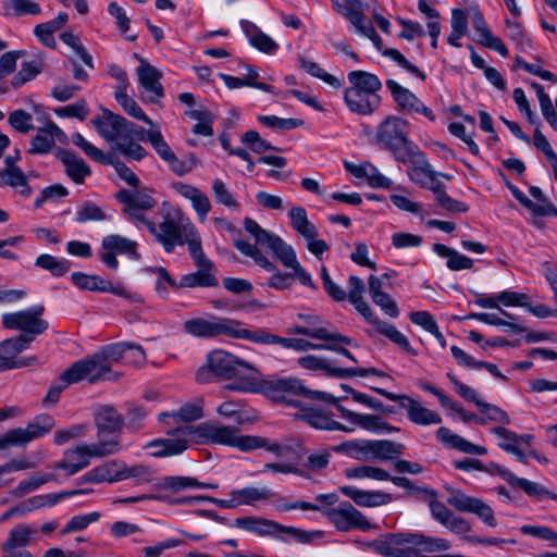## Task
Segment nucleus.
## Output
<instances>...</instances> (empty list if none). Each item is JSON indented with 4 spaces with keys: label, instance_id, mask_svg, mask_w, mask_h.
I'll return each instance as SVG.
<instances>
[{
    "label": "nucleus",
    "instance_id": "nucleus-9",
    "mask_svg": "<svg viewBox=\"0 0 557 557\" xmlns=\"http://www.w3.org/2000/svg\"><path fill=\"white\" fill-rule=\"evenodd\" d=\"M44 311V306L39 305L26 310L4 313L2 315V324L8 330H18L23 332L20 335L32 336L33 343L36 336L45 333L49 327L48 321L41 319Z\"/></svg>",
    "mask_w": 557,
    "mask_h": 557
},
{
    "label": "nucleus",
    "instance_id": "nucleus-42",
    "mask_svg": "<svg viewBox=\"0 0 557 557\" xmlns=\"http://www.w3.org/2000/svg\"><path fill=\"white\" fill-rule=\"evenodd\" d=\"M409 420L419 425L440 424L442 422L441 416L423 407L418 400L411 398L406 407Z\"/></svg>",
    "mask_w": 557,
    "mask_h": 557
},
{
    "label": "nucleus",
    "instance_id": "nucleus-41",
    "mask_svg": "<svg viewBox=\"0 0 557 557\" xmlns=\"http://www.w3.org/2000/svg\"><path fill=\"white\" fill-rule=\"evenodd\" d=\"M433 250L442 258L447 259V268L451 271L470 270L473 268V260L465 255L459 253L457 250L444 245L434 244Z\"/></svg>",
    "mask_w": 557,
    "mask_h": 557
},
{
    "label": "nucleus",
    "instance_id": "nucleus-2",
    "mask_svg": "<svg viewBox=\"0 0 557 557\" xmlns=\"http://www.w3.org/2000/svg\"><path fill=\"white\" fill-rule=\"evenodd\" d=\"M258 374L259 372L252 363L225 350L216 349L208 354L206 364L200 367L196 373V380L199 383H209L220 379H235L233 383L225 385V389L263 394L259 388L268 380L257 383Z\"/></svg>",
    "mask_w": 557,
    "mask_h": 557
},
{
    "label": "nucleus",
    "instance_id": "nucleus-39",
    "mask_svg": "<svg viewBox=\"0 0 557 557\" xmlns=\"http://www.w3.org/2000/svg\"><path fill=\"white\" fill-rule=\"evenodd\" d=\"M183 245L187 244L188 251L196 265H210V259L205 255L201 238L193 223H186Z\"/></svg>",
    "mask_w": 557,
    "mask_h": 557
},
{
    "label": "nucleus",
    "instance_id": "nucleus-43",
    "mask_svg": "<svg viewBox=\"0 0 557 557\" xmlns=\"http://www.w3.org/2000/svg\"><path fill=\"white\" fill-rule=\"evenodd\" d=\"M368 322L373 324L375 326V330L380 334L389 338L393 343L397 344L408 354L412 356H416L418 354L417 350L413 349L412 346L410 345L408 338L403 333H400L394 325L389 324L388 322L376 319L374 318V315H372V320Z\"/></svg>",
    "mask_w": 557,
    "mask_h": 557
},
{
    "label": "nucleus",
    "instance_id": "nucleus-30",
    "mask_svg": "<svg viewBox=\"0 0 557 557\" xmlns=\"http://www.w3.org/2000/svg\"><path fill=\"white\" fill-rule=\"evenodd\" d=\"M173 188L178 195L191 202L193 208L201 220L206 219L211 210V202L206 193L193 185L185 184L183 182L174 183Z\"/></svg>",
    "mask_w": 557,
    "mask_h": 557
},
{
    "label": "nucleus",
    "instance_id": "nucleus-1",
    "mask_svg": "<svg viewBox=\"0 0 557 557\" xmlns=\"http://www.w3.org/2000/svg\"><path fill=\"white\" fill-rule=\"evenodd\" d=\"M264 396L277 401L285 403L292 407H300V401L292 396H302L309 400H318L332 404L336 407L342 418L351 423L350 428L359 426L371 432H398L400 429L385 422L380 416L361 414L354 412L338 404V399L331 394L307 388L297 377H277L267 381L259 388Z\"/></svg>",
    "mask_w": 557,
    "mask_h": 557
},
{
    "label": "nucleus",
    "instance_id": "nucleus-25",
    "mask_svg": "<svg viewBox=\"0 0 557 557\" xmlns=\"http://www.w3.org/2000/svg\"><path fill=\"white\" fill-rule=\"evenodd\" d=\"M89 455L83 449L82 445L69 448L64 451L63 458L55 462L51 468L54 470H64L66 476H72L90 465Z\"/></svg>",
    "mask_w": 557,
    "mask_h": 557
},
{
    "label": "nucleus",
    "instance_id": "nucleus-46",
    "mask_svg": "<svg viewBox=\"0 0 557 557\" xmlns=\"http://www.w3.org/2000/svg\"><path fill=\"white\" fill-rule=\"evenodd\" d=\"M45 125L37 128L36 134L32 137L27 153L33 156H44L50 153L54 148V138H52L47 121Z\"/></svg>",
    "mask_w": 557,
    "mask_h": 557
},
{
    "label": "nucleus",
    "instance_id": "nucleus-61",
    "mask_svg": "<svg viewBox=\"0 0 557 557\" xmlns=\"http://www.w3.org/2000/svg\"><path fill=\"white\" fill-rule=\"evenodd\" d=\"M114 98L128 115L148 125H152V121L146 115L138 103L132 97H128L127 91L114 92Z\"/></svg>",
    "mask_w": 557,
    "mask_h": 557
},
{
    "label": "nucleus",
    "instance_id": "nucleus-6",
    "mask_svg": "<svg viewBox=\"0 0 557 557\" xmlns=\"http://www.w3.org/2000/svg\"><path fill=\"white\" fill-rule=\"evenodd\" d=\"M128 343H115L104 346L99 352L73 363V371L84 374L89 383L100 380L115 381L116 373L111 371V362H119L128 359Z\"/></svg>",
    "mask_w": 557,
    "mask_h": 557
},
{
    "label": "nucleus",
    "instance_id": "nucleus-14",
    "mask_svg": "<svg viewBox=\"0 0 557 557\" xmlns=\"http://www.w3.org/2000/svg\"><path fill=\"white\" fill-rule=\"evenodd\" d=\"M386 87L389 89L393 100L396 103V110L406 114H421L430 121L435 120L433 111L426 107L411 90L401 86L394 79L386 81Z\"/></svg>",
    "mask_w": 557,
    "mask_h": 557
},
{
    "label": "nucleus",
    "instance_id": "nucleus-29",
    "mask_svg": "<svg viewBox=\"0 0 557 557\" xmlns=\"http://www.w3.org/2000/svg\"><path fill=\"white\" fill-rule=\"evenodd\" d=\"M472 24L475 32L479 34V44L497 51L500 55L507 57L508 49L499 37L493 35L490 30L482 12L478 9H473Z\"/></svg>",
    "mask_w": 557,
    "mask_h": 557
},
{
    "label": "nucleus",
    "instance_id": "nucleus-34",
    "mask_svg": "<svg viewBox=\"0 0 557 557\" xmlns=\"http://www.w3.org/2000/svg\"><path fill=\"white\" fill-rule=\"evenodd\" d=\"M95 423L97 431H99L101 434L109 432L111 434L121 435L124 419L114 407L104 405L96 411Z\"/></svg>",
    "mask_w": 557,
    "mask_h": 557
},
{
    "label": "nucleus",
    "instance_id": "nucleus-56",
    "mask_svg": "<svg viewBox=\"0 0 557 557\" xmlns=\"http://www.w3.org/2000/svg\"><path fill=\"white\" fill-rule=\"evenodd\" d=\"M57 481V476L53 473H34L27 480L21 481L11 492V494L21 498L24 495L39 488L41 485Z\"/></svg>",
    "mask_w": 557,
    "mask_h": 557
},
{
    "label": "nucleus",
    "instance_id": "nucleus-63",
    "mask_svg": "<svg viewBox=\"0 0 557 557\" xmlns=\"http://www.w3.org/2000/svg\"><path fill=\"white\" fill-rule=\"evenodd\" d=\"M8 123L14 131L21 134H28L35 128L33 115L22 109L12 111L8 116Z\"/></svg>",
    "mask_w": 557,
    "mask_h": 557
},
{
    "label": "nucleus",
    "instance_id": "nucleus-45",
    "mask_svg": "<svg viewBox=\"0 0 557 557\" xmlns=\"http://www.w3.org/2000/svg\"><path fill=\"white\" fill-rule=\"evenodd\" d=\"M101 248L110 249L115 253H125L135 260H138L140 257L137 252V243L121 235L113 234L103 237Z\"/></svg>",
    "mask_w": 557,
    "mask_h": 557
},
{
    "label": "nucleus",
    "instance_id": "nucleus-35",
    "mask_svg": "<svg viewBox=\"0 0 557 557\" xmlns=\"http://www.w3.org/2000/svg\"><path fill=\"white\" fill-rule=\"evenodd\" d=\"M335 453L344 454L360 461H373L372 440L345 441L332 447Z\"/></svg>",
    "mask_w": 557,
    "mask_h": 557
},
{
    "label": "nucleus",
    "instance_id": "nucleus-15",
    "mask_svg": "<svg viewBox=\"0 0 557 557\" xmlns=\"http://www.w3.org/2000/svg\"><path fill=\"white\" fill-rule=\"evenodd\" d=\"M325 515L339 531L347 532L351 529L368 531L372 528L367 517L349 502H343L338 507L326 509Z\"/></svg>",
    "mask_w": 557,
    "mask_h": 557
},
{
    "label": "nucleus",
    "instance_id": "nucleus-51",
    "mask_svg": "<svg viewBox=\"0 0 557 557\" xmlns=\"http://www.w3.org/2000/svg\"><path fill=\"white\" fill-rule=\"evenodd\" d=\"M231 495H236L238 506L253 505L260 500H269L275 496V493L268 487L247 486L240 490H233Z\"/></svg>",
    "mask_w": 557,
    "mask_h": 557
},
{
    "label": "nucleus",
    "instance_id": "nucleus-10",
    "mask_svg": "<svg viewBox=\"0 0 557 557\" xmlns=\"http://www.w3.org/2000/svg\"><path fill=\"white\" fill-rule=\"evenodd\" d=\"M258 245L259 244L257 243L252 245L242 239H236L234 242L236 249L239 250L244 256L251 258L257 265L272 273L268 280L269 287L276 290H284L289 288L292 286L294 275L292 273L281 272L275 263L269 260V258L258 248Z\"/></svg>",
    "mask_w": 557,
    "mask_h": 557
},
{
    "label": "nucleus",
    "instance_id": "nucleus-52",
    "mask_svg": "<svg viewBox=\"0 0 557 557\" xmlns=\"http://www.w3.org/2000/svg\"><path fill=\"white\" fill-rule=\"evenodd\" d=\"M348 81L350 83V87L366 90L368 92H374V95H379L377 92L382 89V82L380 78L370 72L351 71L348 74Z\"/></svg>",
    "mask_w": 557,
    "mask_h": 557
},
{
    "label": "nucleus",
    "instance_id": "nucleus-19",
    "mask_svg": "<svg viewBox=\"0 0 557 557\" xmlns=\"http://www.w3.org/2000/svg\"><path fill=\"white\" fill-rule=\"evenodd\" d=\"M348 109L357 114L370 115L381 106V96L354 87H348L344 94Z\"/></svg>",
    "mask_w": 557,
    "mask_h": 557
},
{
    "label": "nucleus",
    "instance_id": "nucleus-3",
    "mask_svg": "<svg viewBox=\"0 0 557 557\" xmlns=\"http://www.w3.org/2000/svg\"><path fill=\"white\" fill-rule=\"evenodd\" d=\"M177 432L188 435L198 444H218L238 448L242 451L253 450L260 445V440L251 435H242L239 429L233 425H223L215 421L202 422L196 426H180Z\"/></svg>",
    "mask_w": 557,
    "mask_h": 557
},
{
    "label": "nucleus",
    "instance_id": "nucleus-24",
    "mask_svg": "<svg viewBox=\"0 0 557 557\" xmlns=\"http://www.w3.org/2000/svg\"><path fill=\"white\" fill-rule=\"evenodd\" d=\"M136 71L139 84L146 91L152 94V96L149 97V101L152 103L158 102V100L164 96V89L160 83L162 74L145 60L140 61V65Z\"/></svg>",
    "mask_w": 557,
    "mask_h": 557
},
{
    "label": "nucleus",
    "instance_id": "nucleus-44",
    "mask_svg": "<svg viewBox=\"0 0 557 557\" xmlns=\"http://www.w3.org/2000/svg\"><path fill=\"white\" fill-rule=\"evenodd\" d=\"M406 446L389 440H372L373 461L392 460L404 454Z\"/></svg>",
    "mask_w": 557,
    "mask_h": 557
},
{
    "label": "nucleus",
    "instance_id": "nucleus-58",
    "mask_svg": "<svg viewBox=\"0 0 557 557\" xmlns=\"http://www.w3.org/2000/svg\"><path fill=\"white\" fill-rule=\"evenodd\" d=\"M467 319L478 320V321L488 324V325L506 326L513 332H527L528 331L527 326H523V325L515 322V320H516L515 318L505 320L494 313L472 312L467 317Z\"/></svg>",
    "mask_w": 557,
    "mask_h": 557
},
{
    "label": "nucleus",
    "instance_id": "nucleus-36",
    "mask_svg": "<svg viewBox=\"0 0 557 557\" xmlns=\"http://www.w3.org/2000/svg\"><path fill=\"white\" fill-rule=\"evenodd\" d=\"M0 186L12 187L21 196L28 198L33 194V188L28 184L27 175L21 168L3 169L0 171Z\"/></svg>",
    "mask_w": 557,
    "mask_h": 557
},
{
    "label": "nucleus",
    "instance_id": "nucleus-38",
    "mask_svg": "<svg viewBox=\"0 0 557 557\" xmlns=\"http://www.w3.org/2000/svg\"><path fill=\"white\" fill-rule=\"evenodd\" d=\"M300 409L306 411L305 419L306 421L313 428L320 430H329V431H343V432H354L355 428H348V425L342 424L335 420H332L324 413L315 409H309L304 406L300 401Z\"/></svg>",
    "mask_w": 557,
    "mask_h": 557
},
{
    "label": "nucleus",
    "instance_id": "nucleus-64",
    "mask_svg": "<svg viewBox=\"0 0 557 557\" xmlns=\"http://www.w3.org/2000/svg\"><path fill=\"white\" fill-rule=\"evenodd\" d=\"M40 72L41 65L39 62H23L21 70L13 76L11 85L13 86V88H20L25 83L35 78Z\"/></svg>",
    "mask_w": 557,
    "mask_h": 557
},
{
    "label": "nucleus",
    "instance_id": "nucleus-8",
    "mask_svg": "<svg viewBox=\"0 0 557 557\" xmlns=\"http://www.w3.org/2000/svg\"><path fill=\"white\" fill-rule=\"evenodd\" d=\"M55 421L47 413L38 414L26 428H16L0 436V450L11 446H25L27 443L42 437L54 428Z\"/></svg>",
    "mask_w": 557,
    "mask_h": 557
},
{
    "label": "nucleus",
    "instance_id": "nucleus-47",
    "mask_svg": "<svg viewBox=\"0 0 557 557\" xmlns=\"http://www.w3.org/2000/svg\"><path fill=\"white\" fill-rule=\"evenodd\" d=\"M83 375L84 374L74 372L72 364L60 375V383L54 384L49 388L46 397L44 398V404L48 405L58 403L60 395L64 388H66L71 384H75L83 380H86V376Z\"/></svg>",
    "mask_w": 557,
    "mask_h": 557
},
{
    "label": "nucleus",
    "instance_id": "nucleus-40",
    "mask_svg": "<svg viewBox=\"0 0 557 557\" xmlns=\"http://www.w3.org/2000/svg\"><path fill=\"white\" fill-rule=\"evenodd\" d=\"M242 26L251 46L264 53H273L277 50L278 45L255 24L244 21Z\"/></svg>",
    "mask_w": 557,
    "mask_h": 557
},
{
    "label": "nucleus",
    "instance_id": "nucleus-54",
    "mask_svg": "<svg viewBox=\"0 0 557 557\" xmlns=\"http://www.w3.org/2000/svg\"><path fill=\"white\" fill-rule=\"evenodd\" d=\"M411 546H416L426 553L444 552L450 548V542L443 537L410 533Z\"/></svg>",
    "mask_w": 557,
    "mask_h": 557
},
{
    "label": "nucleus",
    "instance_id": "nucleus-33",
    "mask_svg": "<svg viewBox=\"0 0 557 557\" xmlns=\"http://www.w3.org/2000/svg\"><path fill=\"white\" fill-rule=\"evenodd\" d=\"M341 13L347 18L362 35H374V27L371 23H366V15L363 14L362 0H344Z\"/></svg>",
    "mask_w": 557,
    "mask_h": 557
},
{
    "label": "nucleus",
    "instance_id": "nucleus-28",
    "mask_svg": "<svg viewBox=\"0 0 557 557\" xmlns=\"http://www.w3.org/2000/svg\"><path fill=\"white\" fill-rule=\"evenodd\" d=\"M120 469H121V460L114 459L102 465H99L84 475H82L78 480V484L83 483H115L120 482Z\"/></svg>",
    "mask_w": 557,
    "mask_h": 557
},
{
    "label": "nucleus",
    "instance_id": "nucleus-48",
    "mask_svg": "<svg viewBox=\"0 0 557 557\" xmlns=\"http://www.w3.org/2000/svg\"><path fill=\"white\" fill-rule=\"evenodd\" d=\"M36 529L28 524H17L10 531L8 539L2 544V549L5 552H12L16 548L28 545L32 536L36 534Z\"/></svg>",
    "mask_w": 557,
    "mask_h": 557
},
{
    "label": "nucleus",
    "instance_id": "nucleus-20",
    "mask_svg": "<svg viewBox=\"0 0 557 557\" xmlns=\"http://www.w3.org/2000/svg\"><path fill=\"white\" fill-rule=\"evenodd\" d=\"M497 474H499L505 481H507L512 487L522 490L528 496L542 500L544 498H550L556 500L557 494L548 491L545 486L540 483L529 481L527 479L518 478L508 469L492 462Z\"/></svg>",
    "mask_w": 557,
    "mask_h": 557
},
{
    "label": "nucleus",
    "instance_id": "nucleus-18",
    "mask_svg": "<svg viewBox=\"0 0 557 557\" xmlns=\"http://www.w3.org/2000/svg\"><path fill=\"white\" fill-rule=\"evenodd\" d=\"M248 341L258 344L273 345L277 344L287 349L297 351H306L309 349H322V344H314L304 338L296 337H281L278 335L269 333L264 329L249 330Z\"/></svg>",
    "mask_w": 557,
    "mask_h": 557
},
{
    "label": "nucleus",
    "instance_id": "nucleus-22",
    "mask_svg": "<svg viewBox=\"0 0 557 557\" xmlns=\"http://www.w3.org/2000/svg\"><path fill=\"white\" fill-rule=\"evenodd\" d=\"M185 228L186 223H178L166 215L158 226L156 225V233L151 234L156 236L164 250L171 253L175 246H183L182 238L185 235Z\"/></svg>",
    "mask_w": 557,
    "mask_h": 557
},
{
    "label": "nucleus",
    "instance_id": "nucleus-17",
    "mask_svg": "<svg viewBox=\"0 0 557 557\" xmlns=\"http://www.w3.org/2000/svg\"><path fill=\"white\" fill-rule=\"evenodd\" d=\"M369 546L372 550L385 557H410V533H389L371 542Z\"/></svg>",
    "mask_w": 557,
    "mask_h": 557
},
{
    "label": "nucleus",
    "instance_id": "nucleus-59",
    "mask_svg": "<svg viewBox=\"0 0 557 557\" xmlns=\"http://www.w3.org/2000/svg\"><path fill=\"white\" fill-rule=\"evenodd\" d=\"M35 265L49 271L53 276H62L70 270L71 262L65 259H58L48 253H42L37 257Z\"/></svg>",
    "mask_w": 557,
    "mask_h": 557
},
{
    "label": "nucleus",
    "instance_id": "nucleus-55",
    "mask_svg": "<svg viewBox=\"0 0 557 557\" xmlns=\"http://www.w3.org/2000/svg\"><path fill=\"white\" fill-rule=\"evenodd\" d=\"M177 429H174L172 434H181L183 437L177 438H165V440H157L151 443V446H162V450L153 453L156 457H164L172 456L183 453L187 448V438H190L188 435H184L182 432H177Z\"/></svg>",
    "mask_w": 557,
    "mask_h": 557
},
{
    "label": "nucleus",
    "instance_id": "nucleus-32",
    "mask_svg": "<svg viewBox=\"0 0 557 557\" xmlns=\"http://www.w3.org/2000/svg\"><path fill=\"white\" fill-rule=\"evenodd\" d=\"M198 270L193 273L185 274L180 280L181 288H195V287H215L219 281L215 276V267L212 261L210 265H196Z\"/></svg>",
    "mask_w": 557,
    "mask_h": 557
},
{
    "label": "nucleus",
    "instance_id": "nucleus-49",
    "mask_svg": "<svg viewBox=\"0 0 557 557\" xmlns=\"http://www.w3.org/2000/svg\"><path fill=\"white\" fill-rule=\"evenodd\" d=\"M110 119H113V128H119L121 131L120 140H133L134 138L147 141V133L145 128L136 125L127 121L120 114H107Z\"/></svg>",
    "mask_w": 557,
    "mask_h": 557
},
{
    "label": "nucleus",
    "instance_id": "nucleus-50",
    "mask_svg": "<svg viewBox=\"0 0 557 557\" xmlns=\"http://www.w3.org/2000/svg\"><path fill=\"white\" fill-rule=\"evenodd\" d=\"M288 216L290 219L292 227L305 238H312L318 236V228L313 223L308 220L307 212L302 207H294L289 210Z\"/></svg>",
    "mask_w": 557,
    "mask_h": 557
},
{
    "label": "nucleus",
    "instance_id": "nucleus-60",
    "mask_svg": "<svg viewBox=\"0 0 557 557\" xmlns=\"http://www.w3.org/2000/svg\"><path fill=\"white\" fill-rule=\"evenodd\" d=\"M409 163L417 164L414 166L409 168L408 170V175L410 180L424 188V186L428 184V182L430 181L431 176L435 171L432 170L423 152L418 160H412Z\"/></svg>",
    "mask_w": 557,
    "mask_h": 557
},
{
    "label": "nucleus",
    "instance_id": "nucleus-26",
    "mask_svg": "<svg viewBox=\"0 0 557 557\" xmlns=\"http://www.w3.org/2000/svg\"><path fill=\"white\" fill-rule=\"evenodd\" d=\"M98 442L94 444H82L83 449L89 455L90 458H103L110 455H115L121 451V435L111 434L109 432L100 433L97 431Z\"/></svg>",
    "mask_w": 557,
    "mask_h": 557
},
{
    "label": "nucleus",
    "instance_id": "nucleus-23",
    "mask_svg": "<svg viewBox=\"0 0 557 557\" xmlns=\"http://www.w3.org/2000/svg\"><path fill=\"white\" fill-rule=\"evenodd\" d=\"M339 492L360 507H380L393 502V495L381 491H364L350 485L339 487Z\"/></svg>",
    "mask_w": 557,
    "mask_h": 557
},
{
    "label": "nucleus",
    "instance_id": "nucleus-11",
    "mask_svg": "<svg viewBox=\"0 0 557 557\" xmlns=\"http://www.w3.org/2000/svg\"><path fill=\"white\" fill-rule=\"evenodd\" d=\"M347 479H372L375 481H391L396 486L422 493L425 496L435 497L436 492L429 486H417L406 476H392L385 469L374 466L362 465L345 470Z\"/></svg>",
    "mask_w": 557,
    "mask_h": 557
},
{
    "label": "nucleus",
    "instance_id": "nucleus-4",
    "mask_svg": "<svg viewBox=\"0 0 557 557\" xmlns=\"http://www.w3.org/2000/svg\"><path fill=\"white\" fill-rule=\"evenodd\" d=\"M410 124L407 120L397 116H386L377 126L376 140L379 145L391 151L396 161L409 163L422 156L419 147L409 139Z\"/></svg>",
    "mask_w": 557,
    "mask_h": 557
},
{
    "label": "nucleus",
    "instance_id": "nucleus-7",
    "mask_svg": "<svg viewBox=\"0 0 557 557\" xmlns=\"http://www.w3.org/2000/svg\"><path fill=\"white\" fill-rule=\"evenodd\" d=\"M184 331L196 337H215L225 335L232 338L248 339V329L240 327V322L227 318H194L185 321Z\"/></svg>",
    "mask_w": 557,
    "mask_h": 557
},
{
    "label": "nucleus",
    "instance_id": "nucleus-31",
    "mask_svg": "<svg viewBox=\"0 0 557 557\" xmlns=\"http://www.w3.org/2000/svg\"><path fill=\"white\" fill-rule=\"evenodd\" d=\"M436 436L437 440L447 447L457 449L465 454L485 455L487 453V449L484 446L473 444L460 435L453 433L448 428L445 426L437 429Z\"/></svg>",
    "mask_w": 557,
    "mask_h": 557
},
{
    "label": "nucleus",
    "instance_id": "nucleus-16",
    "mask_svg": "<svg viewBox=\"0 0 557 557\" xmlns=\"http://www.w3.org/2000/svg\"><path fill=\"white\" fill-rule=\"evenodd\" d=\"M298 317L304 319L309 324V326L295 325L293 329L288 330L290 334L306 335L308 337L325 342H337L339 344L346 345L351 344L350 337L334 331H330L326 326H319V324L322 322L319 315L299 314Z\"/></svg>",
    "mask_w": 557,
    "mask_h": 557
},
{
    "label": "nucleus",
    "instance_id": "nucleus-57",
    "mask_svg": "<svg viewBox=\"0 0 557 557\" xmlns=\"http://www.w3.org/2000/svg\"><path fill=\"white\" fill-rule=\"evenodd\" d=\"M153 471L145 465L127 466L121 460L120 481L135 479L137 484L150 483L152 481Z\"/></svg>",
    "mask_w": 557,
    "mask_h": 557
},
{
    "label": "nucleus",
    "instance_id": "nucleus-27",
    "mask_svg": "<svg viewBox=\"0 0 557 557\" xmlns=\"http://www.w3.org/2000/svg\"><path fill=\"white\" fill-rule=\"evenodd\" d=\"M55 157L65 166L67 176L76 184H83L86 176L91 174L86 162L71 150L60 148L58 149Z\"/></svg>",
    "mask_w": 557,
    "mask_h": 557
},
{
    "label": "nucleus",
    "instance_id": "nucleus-37",
    "mask_svg": "<svg viewBox=\"0 0 557 557\" xmlns=\"http://www.w3.org/2000/svg\"><path fill=\"white\" fill-rule=\"evenodd\" d=\"M349 292L347 294L348 300L355 306L356 310L367 320L371 321L373 311L370 306L363 300V293L366 289L363 281L356 276L350 275L348 278Z\"/></svg>",
    "mask_w": 557,
    "mask_h": 557
},
{
    "label": "nucleus",
    "instance_id": "nucleus-13",
    "mask_svg": "<svg viewBox=\"0 0 557 557\" xmlns=\"http://www.w3.org/2000/svg\"><path fill=\"white\" fill-rule=\"evenodd\" d=\"M72 282L81 289L89 292L112 293L132 302H143L139 294L127 290L121 283L113 284L99 275H90L83 272H74L71 275Z\"/></svg>",
    "mask_w": 557,
    "mask_h": 557
},
{
    "label": "nucleus",
    "instance_id": "nucleus-5",
    "mask_svg": "<svg viewBox=\"0 0 557 557\" xmlns=\"http://www.w3.org/2000/svg\"><path fill=\"white\" fill-rule=\"evenodd\" d=\"M244 227L255 238L257 244L265 246L285 268L293 270L292 274L294 275V278H298L304 286H307L312 290L318 289V286L311 278V275L298 262L296 252L290 245L285 243L280 236L262 228L251 218H245Z\"/></svg>",
    "mask_w": 557,
    "mask_h": 557
},
{
    "label": "nucleus",
    "instance_id": "nucleus-21",
    "mask_svg": "<svg viewBox=\"0 0 557 557\" xmlns=\"http://www.w3.org/2000/svg\"><path fill=\"white\" fill-rule=\"evenodd\" d=\"M32 344V336L17 335L0 343V372L17 369L16 358L18 354L26 350Z\"/></svg>",
    "mask_w": 557,
    "mask_h": 557
},
{
    "label": "nucleus",
    "instance_id": "nucleus-62",
    "mask_svg": "<svg viewBox=\"0 0 557 557\" xmlns=\"http://www.w3.org/2000/svg\"><path fill=\"white\" fill-rule=\"evenodd\" d=\"M101 513L92 511L86 515H77L72 517L65 527L62 529L61 534L65 535L72 532H79L88 528L89 524L99 521Z\"/></svg>",
    "mask_w": 557,
    "mask_h": 557
},
{
    "label": "nucleus",
    "instance_id": "nucleus-53",
    "mask_svg": "<svg viewBox=\"0 0 557 557\" xmlns=\"http://www.w3.org/2000/svg\"><path fill=\"white\" fill-rule=\"evenodd\" d=\"M108 113L114 114L109 109H103L102 115L92 119L91 124L107 143L115 145V143L120 141L121 131L119 128H113V119H110L109 115H107Z\"/></svg>",
    "mask_w": 557,
    "mask_h": 557
},
{
    "label": "nucleus",
    "instance_id": "nucleus-12",
    "mask_svg": "<svg viewBox=\"0 0 557 557\" xmlns=\"http://www.w3.org/2000/svg\"><path fill=\"white\" fill-rule=\"evenodd\" d=\"M447 504L457 511L475 515L488 527H496V518L492 507L481 498L466 495L462 491L447 487Z\"/></svg>",
    "mask_w": 557,
    "mask_h": 557
}]
</instances>
